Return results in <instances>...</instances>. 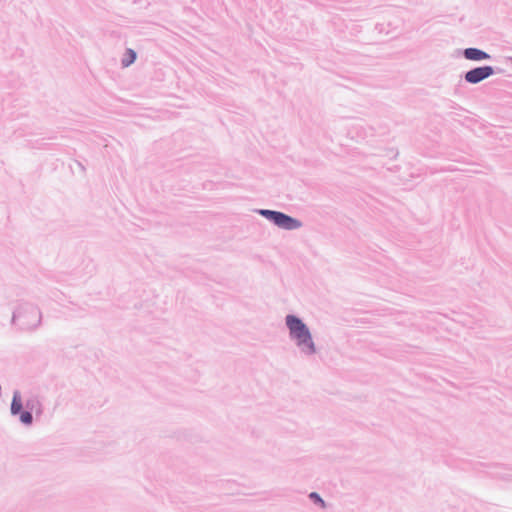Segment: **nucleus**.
Masks as SVG:
<instances>
[{
    "label": "nucleus",
    "mask_w": 512,
    "mask_h": 512,
    "mask_svg": "<svg viewBox=\"0 0 512 512\" xmlns=\"http://www.w3.org/2000/svg\"><path fill=\"white\" fill-rule=\"evenodd\" d=\"M285 325L290 340L303 356L311 357L317 353L312 333L302 318L294 314H287L285 316Z\"/></svg>",
    "instance_id": "f257e3e1"
},
{
    "label": "nucleus",
    "mask_w": 512,
    "mask_h": 512,
    "mask_svg": "<svg viewBox=\"0 0 512 512\" xmlns=\"http://www.w3.org/2000/svg\"><path fill=\"white\" fill-rule=\"evenodd\" d=\"M41 323L42 313L32 303H20L12 313L11 324L18 325L21 331H34Z\"/></svg>",
    "instance_id": "f03ea898"
},
{
    "label": "nucleus",
    "mask_w": 512,
    "mask_h": 512,
    "mask_svg": "<svg viewBox=\"0 0 512 512\" xmlns=\"http://www.w3.org/2000/svg\"><path fill=\"white\" fill-rule=\"evenodd\" d=\"M256 212L280 229L293 231L300 229L303 226V223L299 219L281 211L258 209Z\"/></svg>",
    "instance_id": "7ed1b4c3"
},
{
    "label": "nucleus",
    "mask_w": 512,
    "mask_h": 512,
    "mask_svg": "<svg viewBox=\"0 0 512 512\" xmlns=\"http://www.w3.org/2000/svg\"><path fill=\"white\" fill-rule=\"evenodd\" d=\"M23 407L21 393L19 390H15L10 404V413L12 416H19V421L23 425L30 426L33 424V413L26 409L23 410Z\"/></svg>",
    "instance_id": "20e7f679"
},
{
    "label": "nucleus",
    "mask_w": 512,
    "mask_h": 512,
    "mask_svg": "<svg viewBox=\"0 0 512 512\" xmlns=\"http://www.w3.org/2000/svg\"><path fill=\"white\" fill-rule=\"evenodd\" d=\"M495 74L494 67L492 66H479L468 70L464 74V79L469 84H478L481 81L491 77Z\"/></svg>",
    "instance_id": "39448f33"
},
{
    "label": "nucleus",
    "mask_w": 512,
    "mask_h": 512,
    "mask_svg": "<svg viewBox=\"0 0 512 512\" xmlns=\"http://www.w3.org/2000/svg\"><path fill=\"white\" fill-rule=\"evenodd\" d=\"M463 56L465 59L470 61H483L491 59L490 54L475 47L465 48L463 50Z\"/></svg>",
    "instance_id": "423d86ee"
},
{
    "label": "nucleus",
    "mask_w": 512,
    "mask_h": 512,
    "mask_svg": "<svg viewBox=\"0 0 512 512\" xmlns=\"http://www.w3.org/2000/svg\"><path fill=\"white\" fill-rule=\"evenodd\" d=\"M25 409L35 412L36 415H41L43 413V405L38 397L32 396L25 401Z\"/></svg>",
    "instance_id": "0eeeda50"
},
{
    "label": "nucleus",
    "mask_w": 512,
    "mask_h": 512,
    "mask_svg": "<svg viewBox=\"0 0 512 512\" xmlns=\"http://www.w3.org/2000/svg\"><path fill=\"white\" fill-rule=\"evenodd\" d=\"M137 54L133 49H126L125 55L121 60V64L123 67H129L136 60Z\"/></svg>",
    "instance_id": "6e6552de"
},
{
    "label": "nucleus",
    "mask_w": 512,
    "mask_h": 512,
    "mask_svg": "<svg viewBox=\"0 0 512 512\" xmlns=\"http://www.w3.org/2000/svg\"><path fill=\"white\" fill-rule=\"evenodd\" d=\"M309 499L315 504V505H319L321 508H325L326 507V503L325 501L323 500V498L320 496L319 493L317 492H311L309 495H308Z\"/></svg>",
    "instance_id": "1a4fd4ad"
}]
</instances>
